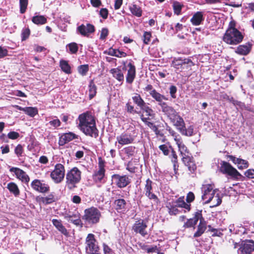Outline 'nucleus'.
I'll use <instances>...</instances> for the list:
<instances>
[{
    "label": "nucleus",
    "mask_w": 254,
    "mask_h": 254,
    "mask_svg": "<svg viewBox=\"0 0 254 254\" xmlns=\"http://www.w3.org/2000/svg\"><path fill=\"white\" fill-rule=\"evenodd\" d=\"M94 26L90 24L86 25L81 24L77 27L76 32L83 36H88L91 33L94 32Z\"/></svg>",
    "instance_id": "15"
},
{
    "label": "nucleus",
    "mask_w": 254,
    "mask_h": 254,
    "mask_svg": "<svg viewBox=\"0 0 254 254\" xmlns=\"http://www.w3.org/2000/svg\"><path fill=\"white\" fill-rule=\"evenodd\" d=\"M141 120L150 128H151L152 129H157L156 127L153 124V123L149 122L148 120H150L151 119V118L149 117H145L143 116V115L141 116Z\"/></svg>",
    "instance_id": "51"
},
{
    "label": "nucleus",
    "mask_w": 254,
    "mask_h": 254,
    "mask_svg": "<svg viewBox=\"0 0 254 254\" xmlns=\"http://www.w3.org/2000/svg\"><path fill=\"white\" fill-rule=\"evenodd\" d=\"M212 167L219 172L234 178H238L240 173L229 163L218 159L214 160Z\"/></svg>",
    "instance_id": "2"
},
{
    "label": "nucleus",
    "mask_w": 254,
    "mask_h": 254,
    "mask_svg": "<svg viewBox=\"0 0 254 254\" xmlns=\"http://www.w3.org/2000/svg\"><path fill=\"white\" fill-rule=\"evenodd\" d=\"M140 109L145 113V115L148 116V117L151 118V119L154 117L153 111L149 106H147L146 104Z\"/></svg>",
    "instance_id": "46"
},
{
    "label": "nucleus",
    "mask_w": 254,
    "mask_h": 254,
    "mask_svg": "<svg viewBox=\"0 0 254 254\" xmlns=\"http://www.w3.org/2000/svg\"><path fill=\"white\" fill-rule=\"evenodd\" d=\"M151 37V34L150 32H144L143 36V40L144 43L145 44H148L150 41Z\"/></svg>",
    "instance_id": "57"
},
{
    "label": "nucleus",
    "mask_w": 254,
    "mask_h": 254,
    "mask_svg": "<svg viewBox=\"0 0 254 254\" xmlns=\"http://www.w3.org/2000/svg\"><path fill=\"white\" fill-rule=\"evenodd\" d=\"M109 31L107 28H102L101 34L100 36V39L104 40L106 38L107 36L108 35Z\"/></svg>",
    "instance_id": "59"
},
{
    "label": "nucleus",
    "mask_w": 254,
    "mask_h": 254,
    "mask_svg": "<svg viewBox=\"0 0 254 254\" xmlns=\"http://www.w3.org/2000/svg\"><path fill=\"white\" fill-rule=\"evenodd\" d=\"M112 183L115 184L118 188H123L130 183V179L127 175L114 174L112 176Z\"/></svg>",
    "instance_id": "10"
},
{
    "label": "nucleus",
    "mask_w": 254,
    "mask_h": 254,
    "mask_svg": "<svg viewBox=\"0 0 254 254\" xmlns=\"http://www.w3.org/2000/svg\"><path fill=\"white\" fill-rule=\"evenodd\" d=\"M126 109L128 113L132 114L137 113V112L134 109V107L130 105L129 103L126 104Z\"/></svg>",
    "instance_id": "61"
},
{
    "label": "nucleus",
    "mask_w": 254,
    "mask_h": 254,
    "mask_svg": "<svg viewBox=\"0 0 254 254\" xmlns=\"http://www.w3.org/2000/svg\"><path fill=\"white\" fill-rule=\"evenodd\" d=\"M174 125L176 126L179 131L185 127V123L183 119L177 113L171 120Z\"/></svg>",
    "instance_id": "27"
},
{
    "label": "nucleus",
    "mask_w": 254,
    "mask_h": 254,
    "mask_svg": "<svg viewBox=\"0 0 254 254\" xmlns=\"http://www.w3.org/2000/svg\"><path fill=\"white\" fill-rule=\"evenodd\" d=\"M7 188L9 191L13 193L15 196L19 195V190L17 185L13 182H10L7 184Z\"/></svg>",
    "instance_id": "36"
},
{
    "label": "nucleus",
    "mask_w": 254,
    "mask_h": 254,
    "mask_svg": "<svg viewBox=\"0 0 254 254\" xmlns=\"http://www.w3.org/2000/svg\"><path fill=\"white\" fill-rule=\"evenodd\" d=\"M78 127L85 134L94 137L98 136L95 121L91 113L86 112L80 114L78 116Z\"/></svg>",
    "instance_id": "1"
},
{
    "label": "nucleus",
    "mask_w": 254,
    "mask_h": 254,
    "mask_svg": "<svg viewBox=\"0 0 254 254\" xmlns=\"http://www.w3.org/2000/svg\"><path fill=\"white\" fill-rule=\"evenodd\" d=\"M161 108L162 112L167 116L170 120L173 118L178 113L173 107L168 106L166 103L165 104H162Z\"/></svg>",
    "instance_id": "25"
},
{
    "label": "nucleus",
    "mask_w": 254,
    "mask_h": 254,
    "mask_svg": "<svg viewBox=\"0 0 254 254\" xmlns=\"http://www.w3.org/2000/svg\"><path fill=\"white\" fill-rule=\"evenodd\" d=\"M190 60L188 59L174 58L172 62L171 66L180 72L183 71V64H189Z\"/></svg>",
    "instance_id": "16"
},
{
    "label": "nucleus",
    "mask_w": 254,
    "mask_h": 254,
    "mask_svg": "<svg viewBox=\"0 0 254 254\" xmlns=\"http://www.w3.org/2000/svg\"><path fill=\"white\" fill-rule=\"evenodd\" d=\"M132 99L133 102L139 107L140 108H142L146 104L139 94H135L132 97Z\"/></svg>",
    "instance_id": "39"
},
{
    "label": "nucleus",
    "mask_w": 254,
    "mask_h": 254,
    "mask_svg": "<svg viewBox=\"0 0 254 254\" xmlns=\"http://www.w3.org/2000/svg\"><path fill=\"white\" fill-rule=\"evenodd\" d=\"M204 20V14L202 11L195 12L191 18L190 21L194 26L200 25Z\"/></svg>",
    "instance_id": "20"
},
{
    "label": "nucleus",
    "mask_w": 254,
    "mask_h": 254,
    "mask_svg": "<svg viewBox=\"0 0 254 254\" xmlns=\"http://www.w3.org/2000/svg\"><path fill=\"white\" fill-rule=\"evenodd\" d=\"M83 219L89 224H95L99 222L101 213L96 208L91 207L86 209L84 211Z\"/></svg>",
    "instance_id": "6"
},
{
    "label": "nucleus",
    "mask_w": 254,
    "mask_h": 254,
    "mask_svg": "<svg viewBox=\"0 0 254 254\" xmlns=\"http://www.w3.org/2000/svg\"><path fill=\"white\" fill-rule=\"evenodd\" d=\"M206 229V224L203 222L201 219L200 220V222L197 226V231L194 233L193 237H198L201 236L202 234L205 232Z\"/></svg>",
    "instance_id": "33"
},
{
    "label": "nucleus",
    "mask_w": 254,
    "mask_h": 254,
    "mask_svg": "<svg viewBox=\"0 0 254 254\" xmlns=\"http://www.w3.org/2000/svg\"><path fill=\"white\" fill-rule=\"evenodd\" d=\"M137 132L133 128H130L117 136L118 143L122 146L131 144L133 142Z\"/></svg>",
    "instance_id": "5"
},
{
    "label": "nucleus",
    "mask_w": 254,
    "mask_h": 254,
    "mask_svg": "<svg viewBox=\"0 0 254 254\" xmlns=\"http://www.w3.org/2000/svg\"><path fill=\"white\" fill-rule=\"evenodd\" d=\"M177 146L181 156H186V154H190L189 150L183 142L179 141V143Z\"/></svg>",
    "instance_id": "43"
},
{
    "label": "nucleus",
    "mask_w": 254,
    "mask_h": 254,
    "mask_svg": "<svg viewBox=\"0 0 254 254\" xmlns=\"http://www.w3.org/2000/svg\"><path fill=\"white\" fill-rule=\"evenodd\" d=\"M171 154L169 156V158L171 159L172 162L173 163V166L175 170L178 167V156L177 155L173 148L170 152Z\"/></svg>",
    "instance_id": "44"
},
{
    "label": "nucleus",
    "mask_w": 254,
    "mask_h": 254,
    "mask_svg": "<svg viewBox=\"0 0 254 254\" xmlns=\"http://www.w3.org/2000/svg\"><path fill=\"white\" fill-rule=\"evenodd\" d=\"M88 70L89 68L87 64L81 65L78 68L79 73L82 76L85 75Z\"/></svg>",
    "instance_id": "56"
},
{
    "label": "nucleus",
    "mask_w": 254,
    "mask_h": 254,
    "mask_svg": "<svg viewBox=\"0 0 254 254\" xmlns=\"http://www.w3.org/2000/svg\"><path fill=\"white\" fill-rule=\"evenodd\" d=\"M135 148L132 146H129L124 148L122 151L128 157L132 156L135 152Z\"/></svg>",
    "instance_id": "50"
},
{
    "label": "nucleus",
    "mask_w": 254,
    "mask_h": 254,
    "mask_svg": "<svg viewBox=\"0 0 254 254\" xmlns=\"http://www.w3.org/2000/svg\"><path fill=\"white\" fill-rule=\"evenodd\" d=\"M55 197L53 194H50L44 198L43 201L46 204H50L55 201Z\"/></svg>",
    "instance_id": "58"
},
{
    "label": "nucleus",
    "mask_w": 254,
    "mask_h": 254,
    "mask_svg": "<svg viewBox=\"0 0 254 254\" xmlns=\"http://www.w3.org/2000/svg\"><path fill=\"white\" fill-rule=\"evenodd\" d=\"M18 109L19 110L24 112L26 114L32 117H34L36 114H38V110L36 108L31 107L22 108L19 107Z\"/></svg>",
    "instance_id": "35"
},
{
    "label": "nucleus",
    "mask_w": 254,
    "mask_h": 254,
    "mask_svg": "<svg viewBox=\"0 0 254 254\" xmlns=\"http://www.w3.org/2000/svg\"><path fill=\"white\" fill-rule=\"evenodd\" d=\"M19 136V134L15 131H10L7 134V137L9 139H15Z\"/></svg>",
    "instance_id": "62"
},
{
    "label": "nucleus",
    "mask_w": 254,
    "mask_h": 254,
    "mask_svg": "<svg viewBox=\"0 0 254 254\" xmlns=\"http://www.w3.org/2000/svg\"><path fill=\"white\" fill-rule=\"evenodd\" d=\"M201 213L200 212H196L194 216L192 218L188 219L185 223L184 226L187 228L193 227L197 224L198 220L201 219Z\"/></svg>",
    "instance_id": "30"
},
{
    "label": "nucleus",
    "mask_w": 254,
    "mask_h": 254,
    "mask_svg": "<svg viewBox=\"0 0 254 254\" xmlns=\"http://www.w3.org/2000/svg\"><path fill=\"white\" fill-rule=\"evenodd\" d=\"M81 171L77 167H73L67 171L65 177L66 187L69 190H73L76 188V185L81 180Z\"/></svg>",
    "instance_id": "3"
},
{
    "label": "nucleus",
    "mask_w": 254,
    "mask_h": 254,
    "mask_svg": "<svg viewBox=\"0 0 254 254\" xmlns=\"http://www.w3.org/2000/svg\"><path fill=\"white\" fill-rule=\"evenodd\" d=\"M97 88L93 80L89 82L88 86L89 96L90 99H92L96 94Z\"/></svg>",
    "instance_id": "38"
},
{
    "label": "nucleus",
    "mask_w": 254,
    "mask_h": 254,
    "mask_svg": "<svg viewBox=\"0 0 254 254\" xmlns=\"http://www.w3.org/2000/svg\"><path fill=\"white\" fill-rule=\"evenodd\" d=\"M15 153L18 157L21 156L23 153V148L20 144H18L15 148Z\"/></svg>",
    "instance_id": "60"
},
{
    "label": "nucleus",
    "mask_w": 254,
    "mask_h": 254,
    "mask_svg": "<svg viewBox=\"0 0 254 254\" xmlns=\"http://www.w3.org/2000/svg\"><path fill=\"white\" fill-rule=\"evenodd\" d=\"M105 176V169L103 165L100 162L99 170L96 171L93 175V180L96 182H102Z\"/></svg>",
    "instance_id": "21"
},
{
    "label": "nucleus",
    "mask_w": 254,
    "mask_h": 254,
    "mask_svg": "<svg viewBox=\"0 0 254 254\" xmlns=\"http://www.w3.org/2000/svg\"><path fill=\"white\" fill-rule=\"evenodd\" d=\"M152 184V181L149 179L146 181L144 188V193L145 196L150 200H152L154 203L157 204L159 202V200L157 195L153 192Z\"/></svg>",
    "instance_id": "11"
},
{
    "label": "nucleus",
    "mask_w": 254,
    "mask_h": 254,
    "mask_svg": "<svg viewBox=\"0 0 254 254\" xmlns=\"http://www.w3.org/2000/svg\"><path fill=\"white\" fill-rule=\"evenodd\" d=\"M201 196L203 203H208L210 197L216 193L217 190L214 189L213 186L211 184L203 185L201 187Z\"/></svg>",
    "instance_id": "8"
},
{
    "label": "nucleus",
    "mask_w": 254,
    "mask_h": 254,
    "mask_svg": "<svg viewBox=\"0 0 254 254\" xmlns=\"http://www.w3.org/2000/svg\"><path fill=\"white\" fill-rule=\"evenodd\" d=\"M147 225L146 222L142 219L135 221L132 226V230L136 233L140 234L145 237L148 233L146 231Z\"/></svg>",
    "instance_id": "13"
},
{
    "label": "nucleus",
    "mask_w": 254,
    "mask_h": 254,
    "mask_svg": "<svg viewBox=\"0 0 254 254\" xmlns=\"http://www.w3.org/2000/svg\"><path fill=\"white\" fill-rule=\"evenodd\" d=\"M127 67L128 69H127V72L126 75V82L129 84H131L135 77V67L131 63H128Z\"/></svg>",
    "instance_id": "17"
},
{
    "label": "nucleus",
    "mask_w": 254,
    "mask_h": 254,
    "mask_svg": "<svg viewBox=\"0 0 254 254\" xmlns=\"http://www.w3.org/2000/svg\"><path fill=\"white\" fill-rule=\"evenodd\" d=\"M49 124H50V125L53 126L54 127H57L60 126L61 122L59 119H56L52 121H50Z\"/></svg>",
    "instance_id": "63"
},
{
    "label": "nucleus",
    "mask_w": 254,
    "mask_h": 254,
    "mask_svg": "<svg viewBox=\"0 0 254 254\" xmlns=\"http://www.w3.org/2000/svg\"><path fill=\"white\" fill-rule=\"evenodd\" d=\"M222 202L221 198L218 193H215L210 197L209 200V203L212 202V207L217 206L221 204Z\"/></svg>",
    "instance_id": "37"
},
{
    "label": "nucleus",
    "mask_w": 254,
    "mask_h": 254,
    "mask_svg": "<svg viewBox=\"0 0 254 254\" xmlns=\"http://www.w3.org/2000/svg\"><path fill=\"white\" fill-rule=\"evenodd\" d=\"M10 171L14 173L17 177L22 182L28 183L30 180L26 173L19 168L12 167L10 169Z\"/></svg>",
    "instance_id": "19"
},
{
    "label": "nucleus",
    "mask_w": 254,
    "mask_h": 254,
    "mask_svg": "<svg viewBox=\"0 0 254 254\" xmlns=\"http://www.w3.org/2000/svg\"><path fill=\"white\" fill-rule=\"evenodd\" d=\"M77 135L71 132L64 133L60 137L59 144L61 146L64 145L74 139L77 138Z\"/></svg>",
    "instance_id": "18"
},
{
    "label": "nucleus",
    "mask_w": 254,
    "mask_h": 254,
    "mask_svg": "<svg viewBox=\"0 0 254 254\" xmlns=\"http://www.w3.org/2000/svg\"><path fill=\"white\" fill-rule=\"evenodd\" d=\"M228 157L234 163L237 165L239 169H246L249 167V163L247 160L237 158L232 155H229Z\"/></svg>",
    "instance_id": "23"
},
{
    "label": "nucleus",
    "mask_w": 254,
    "mask_h": 254,
    "mask_svg": "<svg viewBox=\"0 0 254 254\" xmlns=\"http://www.w3.org/2000/svg\"><path fill=\"white\" fill-rule=\"evenodd\" d=\"M60 67L65 73L68 74L71 73V67L67 61L61 60L60 61Z\"/></svg>",
    "instance_id": "42"
},
{
    "label": "nucleus",
    "mask_w": 254,
    "mask_h": 254,
    "mask_svg": "<svg viewBox=\"0 0 254 254\" xmlns=\"http://www.w3.org/2000/svg\"><path fill=\"white\" fill-rule=\"evenodd\" d=\"M116 209L119 212L126 210V202L124 199H117L114 202Z\"/></svg>",
    "instance_id": "32"
},
{
    "label": "nucleus",
    "mask_w": 254,
    "mask_h": 254,
    "mask_svg": "<svg viewBox=\"0 0 254 254\" xmlns=\"http://www.w3.org/2000/svg\"><path fill=\"white\" fill-rule=\"evenodd\" d=\"M64 218L68 221L72 222L74 225L78 226H81V221L80 219L79 214L76 213L74 214H65L64 216Z\"/></svg>",
    "instance_id": "24"
},
{
    "label": "nucleus",
    "mask_w": 254,
    "mask_h": 254,
    "mask_svg": "<svg viewBox=\"0 0 254 254\" xmlns=\"http://www.w3.org/2000/svg\"><path fill=\"white\" fill-rule=\"evenodd\" d=\"M32 22L36 24H44L47 22V19L42 15L34 16L32 19Z\"/></svg>",
    "instance_id": "40"
},
{
    "label": "nucleus",
    "mask_w": 254,
    "mask_h": 254,
    "mask_svg": "<svg viewBox=\"0 0 254 254\" xmlns=\"http://www.w3.org/2000/svg\"><path fill=\"white\" fill-rule=\"evenodd\" d=\"M32 188L40 193H46L50 190V187L44 181L35 179L31 184Z\"/></svg>",
    "instance_id": "12"
},
{
    "label": "nucleus",
    "mask_w": 254,
    "mask_h": 254,
    "mask_svg": "<svg viewBox=\"0 0 254 254\" xmlns=\"http://www.w3.org/2000/svg\"><path fill=\"white\" fill-rule=\"evenodd\" d=\"M110 72L118 81L121 82L122 83H123L124 80V71L122 70L119 67L114 68L110 70Z\"/></svg>",
    "instance_id": "28"
},
{
    "label": "nucleus",
    "mask_w": 254,
    "mask_h": 254,
    "mask_svg": "<svg viewBox=\"0 0 254 254\" xmlns=\"http://www.w3.org/2000/svg\"><path fill=\"white\" fill-rule=\"evenodd\" d=\"M54 226L63 235L65 236H68V232L65 227L63 225L61 220L53 219L52 220Z\"/></svg>",
    "instance_id": "29"
},
{
    "label": "nucleus",
    "mask_w": 254,
    "mask_h": 254,
    "mask_svg": "<svg viewBox=\"0 0 254 254\" xmlns=\"http://www.w3.org/2000/svg\"><path fill=\"white\" fill-rule=\"evenodd\" d=\"M159 148L162 151L163 154L165 156H168L170 154L171 150L173 148L171 146L167 145L166 144H162L159 146Z\"/></svg>",
    "instance_id": "47"
},
{
    "label": "nucleus",
    "mask_w": 254,
    "mask_h": 254,
    "mask_svg": "<svg viewBox=\"0 0 254 254\" xmlns=\"http://www.w3.org/2000/svg\"><path fill=\"white\" fill-rule=\"evenodd\" d=\"M244 36L237 29H227L223 37L224 42L229 45H236L240 43Z\"/></svg>",
    "instance_id": "4"
},
{
    "label": "nucleus",
    "mask_w": 254,
    "mask_h": 254,
    "mask_svg": "<svg viewBox=\"0 0 254 254\" xmlns=\"http://www.w3.org/2000/svg\"><path fill=\"white\" fill-rule=\"evenodd\" d=\"M129 10L133 15L137 17H140L142 15V10L141 7L136 4H132L130 5Z\"/></svg>",
    "instance_id": "34"
},
{
    "label": "nucleus",
    "mask_w": 254,
    "mask_h": 254,
    "mask_svg": "<svg viewBox=\"0 0 254 254\" xmlns=\"http://www.w3.org/2000/svg\"><path fill=\"white\" fill-rule=\"evenodd\" d=\"M167 207L168 209L169 213L170 215H176L179 211V210L177 208L178 206L176 205L175 203L172 204L170 203H169L167 205Z\"/></svg>",
    "instance_id": "49"
},
{
    "label": "nucleus",
    "mask_w": 254,
    "mask_h": 254,
    "mask_svg": "<svg viewBox=\"0 0 254 254\" xmlns=\"http://www.w3.org/2000/svg\"><path fill=\"white\" fill-rule=\"evenodd\" d=\"M183 7V4L180 3V2L175 1L173 2V7L174 11V12L177 15L180 14L181 12V10L182 7Z\"/></svg>",
    "instance_id": "48"
},
{
    "label": "nucleus",
    "mask_w": 254,
    "mask_h": 254,
    "mask_svg": "<svg viewBox=\"0 0 254 254\" xmlns=\"http://www.w3.org/2000/svg\"><path fill=\"white\" fill-rule=\"evenodd\" d=\"M180 132L183 135L191 136L193 134V126H190L188 127V128H186L185 126V127H183Z\"/></svg>",
    "instance_id": "45"
},
{
    "label": "nucleus",
    "mask_w": 254,
    "mask_h": 254,
    "mask_svg": "<svg viewBox=\"0 0 254 254\" xmlns=\"http://www.w3.org/2000/svg\"><path fill=\"white\" fill-rule=\"evenodd\" d=\"M65 176V169L64 166L58 163L54 167V169L51 172L50 177L55 183H61Z\"/></svg>",
    "instance_id": "7"
},
{
    "label": "nucleus",
    "mask_w": 254,
    "mask_h": 254,
    "mask_svg": "<svg viewBox=\"0 0 254 254\" xmlns=\"http://www.w3.org/2000/svg\"><path fill=\"white\" fill-rule=\"evenodd\" d=\"M30 34V30L28 28H23L21 32V40L22 41L26 40L28 38Z\"/></svg>",
    "instance_id": "54"
},
{
    "label": "nucleus",
    "mask_w": 254,
    "mask_h": 254,
    "mask_svg": "<svg viewBox=\"0 0 254 254\" xmlns=\"http://www.w3.org/2000/svg\"><path fill=\"white\" fill-rule=\"evenodd\" d=\"M68 48L69 51L71 54H75L78 51V47L77 44L75 43H71L66 46Z\"/></svg>",
    "instance_id": "52"
},
{
    "label": "nucleus",
    "mask_w": 254,
    "mask_h": 254,
    "mask_svg": "<svg viewBox=\"0 0 254 254\" xmlns=\"http://www.w3.org/2000/svg\"><path fill=\"white\" fill-rule=\"evenodd\" d=\"M189 155L190 154H186V156H182V160L185 165L188 167L189 170L191 173H193L196 170V167L194 162L191 161V157Z\"/></svg>",
    "instance_id": "22"
},
{
    "label": "nucleus",
    "mask_w": 254,
    "mask_h": 254,
    "mask_svg": "<svg viewBox=\"0 0 254 254\" xmlns=\"http://www.w3.org/2000/svg\"><path fill=\"white\" fill-rule=\"evenodd\" d=\"M174 203H175L176 205L179 207L184 208L188 211L190 210V205L185 202L183 200V198L180 197Z\"/></svg>",
    "instance_id": "41"
},
{
    "label": "nucleus",
    "mask_w": 254,
    "mask_h": 254,
    "mask_svg": "<svg viewBox=\"0 0 254 254\" xmlns=\"http://www.w3.org/2000/svg\"><path fill=\"white\" fill-rule=\"evenodd\" d=\"M251 50V46L250 45H239L235 50V52L241 55H247Z\"/></svg>",
    "instance_id": "31"
},
{
    "label": "nucleus",
    "mask_w": 254,
    "mask_h": 254,
    "mask_svg": "<svg viewBox=\"0 0 254 254\" xmlns=\"http://www.w3.org/2000/svg\"><path fill=\"white\" fill-rule=\"evenodd\" d=\"M86 251L88 254L97 252L99 247L93 234H89L86 238Z\"/></svg>",
    "instance_id": "9"
},
{
    "label": "nucleus",
    "mask_w": 254,
    "mask_h": 254,
    "mask_svg": "<svg viewBox=\"0 0 254 254\" xmlns=\"http://www.w3.org/2000/svg\"><path fill=\"white\" fill-rule=\"evenodd\" d=\"M136 165H137V164L134 163V162L130 161L127 163L126 169L130 173H134L137 169Z\"/></svg>",
    "instance_id": "55"
},
{
    "label": "nucleus",
    "mask_w": 254,
    "mask_h": 254,
    "mask_svg": "<svg viewBox=\"0 0 254 254\" xmlns=\"http://www.w3.org/2000/svg\"><path fill=\"white\" fill-rule=\"evenodd\" d=\"M103 250L104 254H113L112 250L107 245L103 244Z\"/></svg>",
    "instance_id": "64"
},
{
    "label": "nucleus",
    "mask_w": 254,
    "mask_h": 254,
    "mask_svg": "<svg viewBox=\"0 0 254 254\" xmlns=\"http://www.w3.org/2000/svg\"><path fill=\"white\" fill-rule=\"evenodd\" d=\"M254 251V241L251 240L242 243L238 250V254H251Z\"/></svg>",
    "instance_id": "14"
},
{
    "label": "nucleus",
    "mask_w": 254,
    "mask_h": 254,
    "mask_svg": "<svg viewBox=\"0 0 254 254\" xmlns=\"http://www.w3.org/2000/svg\"><path fill=\"white\" fill-rule=\"evenodd\" d=\"M149 94L150 96L158 103V105L160 107L162 105V104L165 103V102H163V100H168L167 97L158 92L156 90L150 91Z\"/></svg>",
    "instance_id": "26"
},
{
    "label": "nucleus",
    "mask_w": 254,
    "mask_h": 254,
    "mask_svg": "<svg viewBox=\"0 0 254 254\" xmlns=\"http://www.w3.org/2000/svg\"><path fill=\"white\" fill-rule=\"evenodd\" d=\"M20 11L21 13H24L27 9L28 0H19Z\"/></svg>",
    "instance_id": "53"
}]
</instances>
